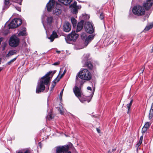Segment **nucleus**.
I'll list each match as a JSON object with an SVG mask.
<instances>
[{
  "label": "nucleus",
  "mask_w": 153,
  "mask_h": 153,
  "mask_svg": "<svg viewBox=\"0 0 153 153\" xmlns=\"http://www.w3.org/2000/svg\"><path fill=\"white\" fill-rule=\"evenodd\" d=\"M56 70L53 71H50L44 76L42 77L39 80L36 89V93L39 94L43 92L45 90L46 85L48 87L46 91H48L50 85V81L53 76L56 72Z\"/></svg>",
  "instance_id": "f257e3e1"
},
{
  "label": "nucleus",
  "mask_w": 153,
  "mask_h": 153,
  "mask_svg": "<svg viewBox=\"0 0 153 153\" xmlns=\"http://www.w3.org/2000/svg\"><path fill=\"white\" fill-rule=\"evenodd\" d=\"M78 76L81 79L89 81L92 78V74L90 72L86 69L81 70L78 73Z\"/></svg>",
  "instance_id": "f03ea898"
},
{
  "label": "nucleus",
  "mask_w": 153,
  "mask_h": 153,
  "mask_svg": "<svg viewBox=\"0 0 153 153\" xmlns=\"http://www.w3.org/2000/svg\"><path fill=\"white\" fill-rule=\"evenodd\" d=\"M132 12L134 15L138 16L144 15L145 13L144 7L140 5L134 6L132 9Z\"/></svg>",
  "instance_id": "7ed1b4c3"
},
{
  "label": "nucleus",
  "mask_w": 153,
  "mask_h": 153,
  "mask_svg": "<svg viewBox=\"0 0 153 153\" xmlns=\"http://www.w3.org/2000/svg\"><path fill=\"white\" fill-rule=\"evenodd\" d=\"M22 23V20L19 18L15 19H13L9 24V29L14 28L18 27Z\"/></svg>",
  "instance_id": "20e7f679"
},
{
  "label": "nucleus",
  "mask_w": 153,
  "mask_h": 153,
  "mask_svg": "<svg viewBox=\"0 0 153 153\" xmlns=\"http://www.w3.org/2000/svg\"><path fill=\"white\" fill-rule=\"evenodd\" d=\"M20 40L19 38L15 36H12L9 42V45L13 47H16L19 44Z\"/></svg>",
  "instance_id": "39448f33"
},
{
  "label": "nucleus",
  "mask_w": 153,
  "mask_h": 153,
  "mask_svg": "<svg viewBox=\"0 0 153 153\" xmlns=\"http://www.w3.org/2000/svg\"><path fill=\"white\" fill-rule=\"evenodd\" d=\"M69 149V146L68 145L64 146H58L56 147V153H64L67 152Z\"/></svg>",
  "instance_id": "423d86ee"
},
{
  "label": "nucleus",
  "mask_w": 153,
  "mask_h": 153,
  "mask_svg": "<svg viewBox=\"0 0 153 153\" xmlns=\"http://www.w3.org/2000/svg\"><path fill=\"white\" fill-rule=\"evenodd\" d=\"M79 35L76 33L75 31H73L67 37L68 40L69 41H75L78 37Z\"/></svg>",
  "instance_id": "0eeeda50"
},
{
  "label": "nucleus",
  "mask_w": 153,
  "mask_h": 153,
  "mask_svg": "<svg viewBox=\"0 0 153 153\" xmlns=\"http://www.w3.org/2000/svg\"><path fill=\"white\" fill-rule=\"evenodd\" d=\"M86 31L89 33H92L94 32V28L91 23L90 22H87L85 26Z\"/></svg>",
  "instance_id": "6e6552de"
},
{
  "label": "nucleus",
  "mask_w": 153,
  "mask_h": 153,
  "mask_svg": "<svg viewBox=\"0 0 153 153\" xmlns=\"http://www.w3.org/2000/svg\"><path fill=\"white\" fill-rule=\"evenodd\" d=\"M73 92L76 96L78 98L81 97L82 95V93L80 88H79L76 86H75L73 89Z\"/></svg>",
  "instance_id": "1a4fd4ad"
},
{
  "label": "nucleus",
  "mask_w": 153,
  "mask_h": 153,
  "mask_svg": "<svg viewBox=\"0 0 153 153\" xmlns=\"http://www.w3.org/2000/svg\"><path fill=\"white\" fill-rule=\"evenodd\" d=\"M153 4V0H147L143 4V6L146 10H149L152 7Z\"/></svg>",
  "instance_id": "9d476101"
},
{
  "label": "nucleus",
  "mask_w": 153,
  "mask_h": 153,
  "mask_svg": "<svg viewBox=\"0 0 153 153\" xmlns=\"http://www.w3.org/2000/svg\"><path fill=\"white\" fill-rule=\"evenodd\" d=\"M55 4L54 0H50V1L47 4L46 7L47 10L49 12L51 11L52 8L53 7Z\"/></svg>",
  "instance_id": "9b49d317"
},
{
  "label": "nucleus",
  "mask_w": 153,
  "mask_h": 153,
  "mask_svg": "<svg viewBox=\"0 0 153 153\" xmlns=\"http://www.w3.org/2000/svg\"><path fill=\"white\" fill-rule=\"evenodd\" d=\"M71 29V25L70 23L68 22H65L63 26L64 30L67 32H69Z\"/></svg>",
  "instance_id": "f8f14e48"
},
{
  "label": "nucleus",
  "mask_w": 153,
  "mask_h": 153,
  "mask_svg": "<svg viewBox=\"0 0 153 153\" xmlns=\"http://www.w3.org/2000/svg\"><path fill=\"white\" fill-rule=\"evenodd\" d=\"M58 35H57L56 32L55 31H53L52 34L48 38L50 40L51 42H52L53 41L54 39L57 38Z\"/></svg>",
  "instance_id": "ddd939ff"
},
{
  "label": "nucleus",
  "mask_w": 153,
  "mask_h": 153,
  "mask_svg": "<svg viewBox=\"0 0 153 153\" xmlns=\"http://www.w3.org/2000/svg\"><path fill=\"white\" fill-rule=\"evenodd\" d=\"M56 5L57 8H56L55 10H53V12L54 13H56V15H57L61 13V10L59 8L61 7V5L59 4H57Z\"/></svg>",
  "instance_id": "4468645a"
},
{
  "label": "nucleus",
  "mask_w": 153,
  "mask_h": 153,
  "mask_svg": "<svg viewBox=\"0 0 153 153\" xmlns=\"http://www.w3.org/2000/svg\"><path fill=\"white\" fill-rule=\"evenodd\" d=\"M83 26V22L81 21L79 22L77 24L76 29V32H78L80 31L82 28Z\"/></svg>",
  "instance_id": "2eb2a0df"
},
{
  "label": "nucleus",
  "mask_w": 153,
  "mask_h": 153,
  "mask_svg": "<svg viewBox=\"0 0 153 153\" xmlns=\"http://www.w3.org/2000/svg\"><path fill=\"white\" fill-rule=\"evenodd\" d=\"M94 36L92 35H89L85 39V44L87 45L88 44L89 42L93 39Z\"/></svg>",
  "instance_id": "dca6fc26"
},
{
  "label": "nucleus",
  "mask_w": 153,
  "mask_h": 153,
  "mask_svg": "<svg viewBox=\"0 0 153 153\" xmlns=\"http://www.w3.org/2000/svg\"><path fill=\"white\" fill-rule=\"evenodd\" d=\"M66 70H65L64 72H63V73L61 74V76H60V78L59 79H57V78H56L54 80V81H53V82L54 83V84L53 83L52 84V85H53V87L55 86V85H56V82H58L59 80V79L60 78H61L64 75V74H65V73H66Z\"/></svg>",
  "instance_id": "f3484780"
},
{
  "label": "nucleus",
  "mask_w": 153,
  "mask_h": 153,
  "mask_svg": "<svg viewBox=\"0 0 153 153\" xmlns=\"http://www.w3.org/2000/svg\"><path fill=\"white\" fill-rule=\"evenodd\" d=\"M58 1L64 4L67 5L70 4L72 0H58Z\"/></svg>",
  "instance_id": "a211bd4d"
},
{
  "label": "nucleus",
  "mask_w": 153,
  "mask_h": 153,
  "mask_svg": "<svg viewBox=\"0 0 153 153\" xmlns=\"http://www.w3.org/2000/svg\"><path fill=\"white\" fill-rule=\"evenodd\" d=\"M16 53V51L15 50H12L10 51L6 55L7 57H10L11 56L15 54Z\"/></svg>",
  "instance_id": "6ab92c4d"
},
{
  "label": "nucleus",
  "mask_w": 153,
  "mask_h": 153,
  "mask_svg": "<svg viewBox=\"0 0 153 153\" xmlns=\"http://www.w3.org/2000/svg\"><path fill=\"white\" fill-rule=\"evenodd\" d=\"M78 98L79 100L80 101L82 102L86 101H87L88 102H89L90 101V100H87L86 97L82 96V95H81V97H79V98Z\"/></svg>",
  "instance_id": "aec40b11"
},
{
  "label": "nucleus",
  "mask_w": 153,
  "mask_h": 153,
  "mask_svg": "<svg viewBox=\"0 0 153 153\" xmlns=\"http://www.w3.org/2000/svg\"><path fill=\"white\" fill-rule=\"evenodd\" d=\"M85 66L88 67L90 69H92L93 68L92 63L90 62H87L85 64Z\"/></svg>",
  "instance_id": "412c9836"
},
{
  "label": "nucleus",
  "mask_w": 153,
  "mask_h": 153,
  "mask_svg": "<svg viewBox=\"0 0 153 153\" xmlns=\"http://www.w3.org/2000/svg\"><path fill=\"white\" fill-rule=\"evenodd\" d=\"M27 35L26 33V30L25 28H24V30L20 31L18 34V36H26Z\"/></svg>",
  "instance_id": "4be33fe9"
},
{
  "label": "nucleus",
  "mask_w": 153,
  "mask_h": 153,
  "mask_svg": "<svg viewBox=\"0 0 153 153\" xmlns=\"http://www.w3.org/2000/svg\"><path fill=\"white\" fill-rule=\"evenodd\" d=\"M153 117V102L152 103L151 108L149 113V118L151 119Z\"/></svg>",
  "instance_id": "5701e85b"
},
{
  "label": "nucleus",
  "mask_w": 153,
  "mask_h": 153,
  "mask_svg": "<svg viewBox=\"0 0 153 153\" xmlns=\"http://www.w3.org/2000/svg\"><path fill=\"white\" fill-rule=\"evenodd\" d=\"M9 3V0H4V7L7 8L8 7Z\"/></svg>",
  "instance_id": "b1692460"
},
{
  "label": "nucleus",
  "mask_w": 153,
  "mask_h": 153,
  "mask_svg": "<svg viewBox=\"0 0 153 153\" xmlns=\"http://www.w3.org/2000/svg\"><path fill=\"white\" fill-rule=\"evenodd\" d=\"M153 27V24L151 23L150 24L148 25L147 26L145 27V30H148L149 29H151Z\"/></svg>",
  "instance_id": "393cba45"
},
{
  "label": "nucleus",
  "mask_w": 153,
  "mask_h": 153,
  "mask_svg": "<svg viewBox=\"0 0 153 153\" xmlns=\"http://www.w3.org/2000/svg\"><path fill=\"white\" fill-rule=\"evenodd\" d=\"M132 102H133V100H131V101H130V103L129 104H127V108L128 109V111H127L128 114L129 113V109L131 106Z\"/></svg>",
  "instance_id": "a878e982"
},
{
  "label": "nucleus",
  "mask_w": 153,
  "mask_h": 153,
  "mask_svg": "<svg viewBox=\"0 0 153 153\" xmlns=\"http://www.w3.org/2000/svg\"><path fill=\"white\" fill-rule=\"evenodd\" d=\"M71 20L73 26H76L77 23L76 20L74 18H72Z\"/></svg>",
  "instance_id": "bb28decb"
},
{
  "label": "nucleus",
  "mask_w": 153,
  "mask_h": 153,
  "mask_svg": "<svg viewBox=\"0 0 153 153\" xmlns=\"http://www.w3.org/2000/svg\"><path fill=\"white\" fill-rule=\"evenodd\" d=\"M53 21V17L51 16L48 17L47 18V21L48 23H51Z\"/></svg>",
  "instance_id": "cd10ccee"
},
{
  "label": "nucleus",
  "mask_w": 153,
  "mask_h": 153,
  "mask_svg": "<svg viewBox=\"0 0 153 153\" xmlns=\"http://www.w3.org/2000/svg\"><path fill=\"white\" fill-rule=\"evenodd\" d=\"M17 59V57L11 60L10 61L8 62L7 64V65H9L11 64L13 62L15 61Z\"/></svg>",
  "instance_id": "c85d7f7f"
},
{
  "label": "nucleus",
  "mask_w": 153,
  "mask_h": 153,
  "mask_svg": "<svg viewBox=\"0 0 153 153\" xmlns=\"http://www.w3.org/2000/svg\"><path fill=\"white\" fill-rule=\"evenodd\" d=\"M150 125V124L149 122H147L146 123L144 126V127L148 129Z\"/></svg>",
  "instance_id": "c756f323"
},
{
  "label": "nucleus",
  "mask_w": 153,
  "mask_h": 153,
  "mask_svg": "<svg viewBox=\"0 0 153 153\" xmlns=\"http://www.w3.org/2000/svg\"><path fill=\"white\" fill-rule=\"evenodd\" d=\"M147 128L143 127L142 129V133H144L147 130Z\"/></svg>",
  "instance_id": "7c9ffc66"
},
{
  "label": "nucleus",
  "mask_w": 153,
  "mask_h": 153,
  "mask_svg": "<svg viewBox=\"0 0 153 153\" xmlns=\"http://www.w3.org/2000/svg\"><path fill=\"white\" fill-rule=\"evenodd\" d=\"M77 3L76 1H75L73 4H71V6L73 7L74 8H76V6Z\"/></svg>",
  "instance_id": "2f4dec72"
},
{
  "label": "nucleus",
  "mask_w": 153,
  "mask_h": 153,
  "mask_svg": "<svg viewBox=\"0 0 153 153\" xmlns=\"http://www.w3.org/2000/svg\"><path fill=\"white\" fill-rule=\"evenodd\" d=\"M84 59L83 60L85 61H86L87 59H88V56L87 55H84L83 56Z\"/></svg>",
  "instance_id": "473e14b6"
},
{
  "label": "nucleus",
  "mask_w": 153,
  "mask_h": 153,
  "mask_svg": "<svg viewBox=\"0 0 153 153\" xmlns=\"http://www.w3.org/2000/svg\"><path fill=\"white\" fill-rule=\"evenodd\" d=\"M72 11L73 13L76 14V13L77 12V10L76 9V7L74 8L72 10Z\"/></svg>",
  "instance_id": "72a5a7b5"
},
{
  "label": "nucleus",
  "mask_w": 153,
  "mask_h": 153,
  "mask_svg": "<svg viewBox=\"0 0 153 153\" xmlns=\"http://www.w3.org/2000/svg\"><path fill=\"white\" fill-rule=\"evenodd\" d=\"M104 17V15L103 14V13H102L100 14V18L101 19H103Z\"/></svg>",
  "instance_id": "f704fd0d"
},
{
  "label": "nucleus",
  "mask_w": 153,
  "mask_h": 153,
  "mask_svg": "<svg viewBox=\"0 0 153 153\" xmlns=\"http://www.w3.org/2000/svg\"><path fill=\"white\" fill-rule=\"evenodd\" d=\"M47 119H48L49 120H50L52 119V118L51 114L49 115L48 116H47Z\"/></svg>",
  "instance_id": "c9c22d12"
},
{
  "label": "nucleus",
  "mask_w": 153,
  "mask_h": 153,
  "mask_svg": "<svg viewBox=\"0 0 153 153\" xmlns=\"http://www.w3.org/2000/svg\"><path fill=\"white\" fill-rule=\"evenodd\" d=\"M60 62L59 61H58L55 62H54L53 64V65H57L59 64Z\"/></svg>",
  "instance_id": "e433bc0d"
},
{
  "label": "nucleus",
  "mask_w": 153,
  "mask_h": 153,
  "mask_svg": "<svg viewBox=\"0 0 153 153\" xmlns=\"http://www.w3.org/2000/svg\"><path fill=\"white\" fill-rule=\"evenodd\" d=\"M15 8L19 12L21 11V8L20 7H15Z\"/></svg>",
  "instance_id": "4c0bfd02"
},
{
  "label": "nucleus",
  "mask_w": 153,
  "mask_h": 153,
  "mask_svg": "<svg viewBox=\"0 0 153 153\" xmlns=\"http://www.w3.org/2000/svg\"><path fill=\"white\" fill-rule=\"evenodd\" d=\"M64 89H62V90L60 92V97H62V96L63 92V91Z\"/></svg>",
  "instance_id": "58836bf2"
},
{
  "label": "nucleus",
  "mask_w": 153,
  "mask_h": 153,
  "mask_svg": "<svg viewBox=\"0 0 153 153\" xmlns=\"http://www.w3.org/2000/svg\"><path fill=\"white\" fill-rule=\"evenodd\" d=\"M141 144L138 143L136 145V147L138 148Z\"/></svg>",
  "instance_id": "ea45409f"
},
{
  "label": "nucleus",
  "mask_w": 153,
  "mask_h": 153,
  "mask_svg": "<svg viewBox=\"0 0 153 153\" xmlns=\"http://www.w3.org/2000/svg\"><path fill=\"white\" fill-rule=\"evenodd\" d=\"M87 89L88 90H90V91H91L92 90L91 88L90 87H89V86H88V87H87Z\"/></svg>",
  "instance_id": "a19ab883"
},
{
  "label": "nucleus",
  "mask_w": 153,
  "mask_h": 153,
  "mask_svg": "<svg viewBox=\"0 0 153 153\" xmlns=\"http://www.w3.org/2000/svg\"><path fill=\"white\" fill-rule=\"evenodd\" d=\"M59 112L61 114H62L63 113V111L62 110H61V109H59Z\"/></svg>",
  "instance_id": "79ce46f5"
},
{
  "label": "nucleus",
  "mask_w": 153,
  "mask_h": 153,
  "mask_svg": "<svg viewBox=\"0 0 153 153\" xmlns=\"http://www.w3.org/2000/svg\"><path fill=\"white\" fill-rule=\"evenodd\" d=\"M24 153H30V151L29 150H26Z\"/></svg>",
  "instance_id": "37998d69"
},
{
  "label": "nucleus",
  "mask_w": 153,
  "mask_h": 153,
  "mask_svg": "<svg viewBox=\"0 0 153 153\" xmlns=\"http://www.w3.org/2000/svg\"><path fill=\"white\" fill-rule=\"evenodd\" d=\"M144 68L143 67L141 68V71H142V73H143L144 71Z\"/></svg>",
  "instance_id": "c03bdc74"
},
{
  "label": "nucleus",
  "mask_w": 153,
  "mask_h": 153,
  "mask_svg": "<svg viewBox=\"0 0 153 153\" xmlns=\"http://www.w3.org/2000/svg\"><path fill=\"white\" fill-rule=\"evenodd\" d=\"M97 130L98 133H100V129L98 128H97Z\"/></svg>",
  "instance_id": "a18cd8bd"
},
{
  "label": "nucleus",
  "mask_w": 153,
  "mask_h": 153,
  "mask_svg": "<svg viewBox=\"0 0 153 153\" xmlns=\"http://www.w3.org/2000/svg\"><path fill=\"white\" fill-rule=\"evenodd\" d=\"M142 141H143V140L140 139L139 142L138 143L141 144L142 142Z\"/></svg>",
  "instance_id": "49530a36"
},
{
  "label": "nucleus",
  "mask_w": 153,
  "mask_h": 153,
  "mask_svg": "<svg viewBox=\"0 0 153 153\" xmlns=\"http://www.w3.org/2000/svg\"><path fill=\"white\" fill-rule=\"evenodd\" d=\"M143 136H142L140 137V140H143Z\"/></svg>",
  "instance_id": "de8ad7c7"
},
{
  "label": "nucleus",
  "mask_w": 153,
  "mask_h": 153,
  "mask_svg": "<svg viewBox=\"0 0 153 153\" xmlns=\"http://www.w3.org/2000/svg\"><path fill=\"white\" fill-rule=\"evenodd\" d=\"M3 68L2 67H0V72L2 70Z\"/></svg>",
  "instance_id": "09e8293b"
},
{
  "label": "nucleus",
  "mask_w": 153,
  "mask_h": 153,
  "mask_svg": "<svg viewBox=\"0 0 153 153\" xmlns=\"http://www.w3.org/2000/svg\"><path fill=\"white\" fill-rule=\"evenodd\" d=\"M62 71H61V69L59 71V74H61V73H62Z\"/></svg>",
  "instance_id": "8fccbe9b"
},
{
  "label": "nucleus",
  "mask_w": 153,
  "mask_h": 153,
  "mask_svg": "<svg viewBox=\"0 0 153 153\" xmlns=\"http://www.w3.org/2000/svg\"><path fill=\"white\" fill-rule=\"evenodd\" d=\"M78 79V77L76 76V81H77V79Z\"/></svg>",
  "instance_id": "3c124183"
},
{
  "label": "nucleus",
  "mask_w": 153,
  "mask_h": 153,
  "mask_svg": "<svg viewBox=\"0 0 153 153\" xmlns=\"http://www.w3.org/2000/svg\"><path fill=\"white\" fill-rule=\"evenodd\" d=\"M56 52H57V53H60V51H56Z\"/></svg>",
  "instance_id": "603ef678"
},
{
  "label": "nucleus",
  "mask_w": 153,
  "mask_h": 153,
  "mask_svg": "<svg viewBox=\"0 0 153 153\" xmlns=\"http://www.w3.org/2000/svg\"><path fill=\"white\" fill-rule=\"evenodd\" d=\"M17 153H22V152H19Z\"/></svg>",
  "instance_id": "864d4df0"
},
{
  "label": "nucleus",
  "mask_w": 153,
  "mask_h": 153,
  "mask_svg": "<svg viewBox=\"0 0 153 153\" xmlns=\"http://www.w3.org/2000/svg\"><path fill=\"white\" fill-rule=\"evenodd\" d=\"M67 153H71L70 151H68Z\"/></svg>",
  "instance_id": "5fc2aeb1"
},
{
  "label": "nucleus",
  "mask_w": 153,
  "mask_h": 153,
  "mask_svg": "<svg viewBox=\"0 0 153 153\" xmlns=\"http://www.w3.org/2000/svg\"><path fill=\"white\" fill-rule=\"evenodd\" d=\"M85 35V34H83V35Z\"/></svg>",
  "instance_id": "6e6d98bb"
}]
</instances>
